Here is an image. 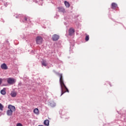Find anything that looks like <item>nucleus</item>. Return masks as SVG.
I'll list each match as a JSON object with an SVG mask.
<instances>
[{
    "label": "nucleus",
    "instance_id": "f257e3e1",
    "mask_svg": "<svg viewBox=\"0 0 126 126\" xmlns=\"http://www.w3.org/2000/svg\"><path fill=\"white\" fill-rule=\"evenodd\" d=\"M60 85L61 87V90H62V94L61 96H62V95H63L65 92H69L68 89L67 88H66V86H65V85H64V83H63V74H60Z\"/></svg>",
    "mask_w": 126,
    "mask_h": 126
},
{
    "label": "nucleus",
    "instance_id": "f03ea898",
    "mask_svg": "<svg viewBox=\"0 0 126 126\" xmlns=\"http://www.w3.org/2000/svg\"><path fill=\"white\" fill-rule=\"evenodd\" d=\"M8 110L6 111V114L7 116H12V113L13 112H15V106L9 104L8 106Z\"/></svg>",
    "mask_w": 126,
    "mask_h": 126
},
{
    "label": "nucleus",
    "instance_id": "7ed1b4c3",
    "mask_svg": "<svg viewBox=\"0 0 126 126\" xmlns=\"http://www.w3.org/2000/svg\"><path fill=\"white\" fill-rule=\"evenodd\" d=\"M35 41L37 45H41L43 43V38L41 36H37L35 38Z\"/></svg>",
    "mask_w": 126,
    "mask_h": 126
},
{
    "label": "nucleus",
    "instance_id": "20e7f679",
    "mask_svg": "<svg viewBox=\"0 0 126 126\" xmlns=\"http://www.w3.org/2000/svg\"><path fill=\"white\" fill-rule=\"evenodd\" d=\"M7 82L8 84H10L11 85L14 84V83H15V79L12 78H9L7 79Z\"/></svg>",
    "mask_w": 126,
    "mask_h": 126
},
{
    "label": "nucleus",
    "instance_id": "39448f33",
    "mask_svg": "<svg viewBox=\"0 0 126 126\" xmlns=\"http://www.w3.org/2000/svg\"><path fill=\"white\" fill-rule=\"evenodd\" d=\"M59 39H60V36H59V35L54 34L52 36V40H53V41H58Z\"/></svg>",
    "mask_w": 126,
    "mask_h": 126
},
{
    "label": "nucleus",
    "instance_id": "423d86ee",
    "mask_svg": "<svg viewBox=\"0 0 126 126\" xmlns=\"http://www.w3.org/2000/svg\"><path fill=\"white\" fill-rule=\"evenodd\" d=\"M0 67L2 69H7L8 67H7V65L5 63H3L0 65Z\"/></svg>",
    "mask_w": 126,
    "mask_h": 126
},
{
    "label": "nucleus",
    "instance_id": "0eeeda50",
    "mask_svg": "<svg viewBox=\"0 0 126 126\" xmlns=\"http://www.w3.org/2000/svg\"><path fill=\"white\" fill-rule=\"evenodd\" d=\"M74 33V29H70L69 30V35L70 36H71L72 35H73Z\"/></svg>",
    "mask_w": 126,
    "mask_h": 126
},
{
    "label": "nucleus",
    "instance_id": "6e6552de",
    "mask_svg": "<svg viewBox=\"0 0 126 126\" xmlns=\"http://www.w3.org/2000/svg\"><path fill=\"white\" fill-rule=\"evenodd\" d=\"M33 113L34 114H35V115H39V114H40L39 112V109L38 108H35L33 110Z\"/></svg>",
    "mask_w": 126,
    "mask_h": 126
},
{
    "label": "nucleus",
    "instance_id": "1a4fd4ad",
    "mask_svg": "<svg viewBox=\"0 0 126 126\" xmlns=\"http://www.w3.org/2000/svg\"><path fill=\"white\" fill-rule=\"evenodd\" d=\"M111 5L112 9H115L117 6H118V5L115 3H112Z\"/></svg>",
    "mask_w": 126,
    "mask_h": 126
},
{
    "label": "nucleus",
    "instance_id": "9d476101",
    "mask_svg": "<svg viewBox=\"0 0 126 126\" xmlns=\"http://www.w3.org/2000/svg\"><path fill=\"white\" fill-rule=\"evenodd\" d=\"M10 95L12 97H16V95H17V94L15 92H12L11 94Z\"/></svg>",
    "mask_w": 126,
    "mask_h": 126
},
{
    "label": "nucleus",
    "instance_id": "9b49d317",
    "mask_svg": "<svg viewBox=\"0 0 126 126\" xmlns=\"http://www.w3.org/2000/svg\"><path fill=\"white\" fill-rule=\"evenodd\" d=\"M0 93L1 94H2V95H5V94H6V92H5V89H3V90H1Z\"/></svg>",
    "mask_w": 126,
    "mask_h": 126
},
{
    "label": "nucleus",
    "instance_id": "f8f14e48",
    "mask_svg": "<svg viewBox=\"0 0 126 126\" xmlns=\"http://www.w3.org/2000/svg\"><path fill=\"white\" fill-rule=\"evenodd\" d=\"M41 64L44 66H47V63H46V60H43L41 62Z\"/></svg>",
    "mask_w": 126,
    "mask_h": 126
},
{
    "label": "nucleus",
    "instance_id": "ddd939ff",
    "mask_svg": "<svg viewBox=\"0 0 126 126\" xmlns=\"http://www.w3.org/2000/svg\"><path fill=\"white\" fill-rule=\"evenodd\" d=\"M64 4H65L66 7H69V6H70L69 3L68 2H67V1H64Z\"/></svg>",
    "mask_w": 126,
    "mask_h": 126
},
{
    "label": "nucleus",
    "instance_id": "4468645a",
    "mask_svg": "<svg viewBox=\"0 0 126 126\" xmlns=\"http://www.w3.org/2000/svg\"><path fill=\"white\" fill-rule=\"evenodd\" d=\"M49 123H50V122L48 120H46L44 121V124L45 126H49Z\"/></svg>",
    "mask_w": 126,
    "mask_h": 126
},
{
    "label": "nucleus",
    "instance_id": "2eb2a0df",
    "mask_svg": "<svg viewBox=\"0 0 126 126\" xmlns=\"http://www.w3.org/2000/svg\"><path fill=\"white\" fill-rule=\"evenodd\" d=\"M85 41H86L87 42L88 41H89V35L88 34L86 35Z\"/></svg>",
    "mask_w": 126,
    "mask_h": 126
},
{
    "label": "nucleus",
    "instance_id": "dca6fc26",
    "mask_svg": "<svg viewBox=\"0 0 126 126\" xmlns=\"http://www.w3.org/2000/svg\"><path fill=\"white\" fill-rule=\"evenodd\" d=\"M58 9H59V11H63V10H64V9L62 7H58Z\"/></svg>",
    "mask_w": 126,
    "mask_h": 126
},
{
    "label": "nucleus",
    "instance_id": "f3484780",
    "mask_svg": "<svg viewBox=\"0 0 126 126\" xmlns=\"http://www.w3.org/2000/svg\"><path fill=\"white\" fill-rule=\"evenodd\" d=\"M3 110V105L0 103V111H2Z\"/></svg>",
    "mask_w": 126,
    "mask_h": 126
},
{
    "label": "nucleus",
    "instance_id": "a211bd4d",
    "mask_svg": "<svg viewBox=\"0 0 126 126\" xmlns=\"http://www.w3.org/2000/svg\"><path fill=\"white\" fill-rule=\"evenodd\" d=\"M2 79L0 78V85L1 84V83H2Z\"/></svg>",
    "mask_w": 126,
    "mask_h": 126
},
{
    "label": "nucleus",
    "instance_id": "6ab92c4d",
    "mask_svg": "<svg viewBox=\"0 0 126 126\" xmlns=\"http://www.w3.org/2000/svg\"><path fill=\"white\" fill-rule=\"evenodd\" d=\"M17 126H22V124H21V123H18L17 124Z\"/></svg>",
    "mask_w": 126,
    "mask_h": 126
},
{
    "label": "nucleus",
    "instance_id": "aec40b11",
    "mask_svg": "<svg viewBox=\"0 0 126 126\" xmlns=\"http://www.w3.org/2000/svg\"><path fill=\"white\" fill-rule=\"evenodd\" d=\"M25 20H26V21H27V18H25Z\"/></svg>",
    "mask_w": 126,
    "mask_h": 126
}]
</instances>
